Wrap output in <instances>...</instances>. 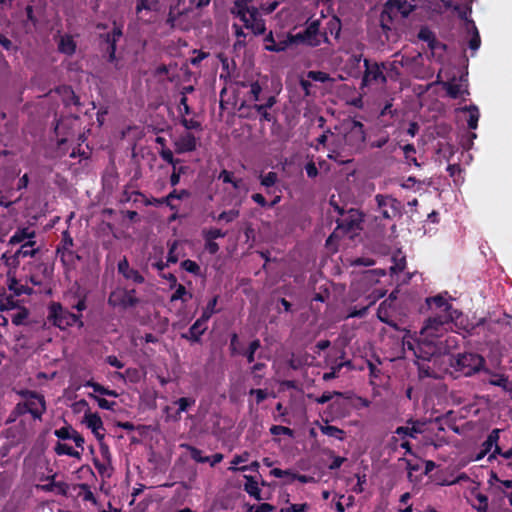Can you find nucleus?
<instances>
[{
  "label": "nucleus",
  "instance_id": "1",
  "mask_svg": "<svg viewBox=\"0 0 512 512\" xmlns=\"http://www.w3.org/2000/svg\"><path fill=\"white\" fill-rule=\"evenodd\" d=\"M253 0H234L230 14L243 22L246 29L259 36L266 31V22L259 8L250 5Z\"/></svg>",
  "mask_w": 512,
  "mask_h": 512
},
{
  "label": "nucleus",
  "instance_id": "2",
  "mask_svg": "<svg viewBox=\"0 0 512 512\" xmlns=\"http://www.w3.org/2000/svg\"><path fill=\"white\" fill-rule=\"evenodd\" d=\"M453 298L448 292L439 293L435 296L427 297L425 303L421 306V312H430L431 315L426 320H458L462 317L461 310L454 308L450 302Z\"/></svg>",
  "mask_w": 512,
  "mask_h": 512
},
{
  "label": "nucleus",
  "instance_id": "3",
  "mask_svg": "<svg viewBox=\"0 0 512 512\" xmlns=\"http://www.w3.org/2000/svg\"><path fill=\"white\" fill-rule=\"evenodd\" d=\"M321 20L308 18L305 22V29L296 34L289 33V39L291 45L302 44L311 48H315L321 45V43L330 44V40L327 36V32L320 30Z\"/></svg>",
  "mask_w": 512,
  "mask_h": 512
},
{
  "label": "nucleus",
  "instance_id": "4",
  "mask_svg": "<svg viewBox=\"0 0 512 512\" xmlns=\"http://www.w3.org/2000/svg\"><path fill=\"white\" fill-rule=\"evenodd\" d=\"M416 9L415 0H388L380 14V26L383 30H390L391 24L398 16L406 18Z\"/></svg>",
  "mask_w": 512,
  "mask_h": 512
},
{
  "label": "nucleus",
  "instance_id": "5",
  "mask_svg": "<svg viewBox=\"0 0 512 512\" xmlns=\"http://www.w3.org/2000/svg\"><path fill=\"white\" fill-rule=\"evenodd\" d=\"M140 303L135 289H126L118 287L114 289L108 297V304L116 309L126 310L134 308Z\"/></svg>",
  "mask_w": 512,
  "mask_h": 512
},
{
  "label": "nucleus",
  "instance_id": "6",
  "mask_svg": "<svg viewBox=\"0 0 512 512\" xmlns=\"http://www.w3.org/2000/svg\"><path fill=\"white\" fill-rule=\"evenodd\" d=\"M45 400L42 395L35 392H28L26 400L23 403H18L14 409L15 415H23L30 413L35 419H40L45 412Z\"/></svg>",
  "mask_w": 512,
  "mask_h": 512
},
{
  "label": "nucleus",
  "instance_id": "7",
  "mask_svg": "<svg viewBox=\"0 0 512 512\" xmlns=\"http://www.w3.org/2000/svg\"><path fill=\"white\" fill-rule=\"evenodd\" d=\"M484 364V359L474 353H463L459 354L452 366L455 368L456 371H459L465 376H470L473 373L479 371Z\"/></svg>",
  "mask_w": 512,
  "mask_h": 512
},
{
  "label": "nucleus",
  "instance_id": "8",
  "mask_svg": "<svg viewBox=\"0 0 512 512\" xmlns=\"http://www.w3.org/2000/svg\"><path fill=\"white\" fill-rule=\"evenodd\" d=\"M364 63V74L361 81V87L369 86L371 84L385 85L387 83V77L383 70L385 69L384 63L372 62L365 58Z\"/></svg>",
  "mask_w": 512,
  "mask_h": 512
},
{
  "label": "nucleus",
  "instance_id": "9",
  "mask_svg": "<svg viewBox=\"0 0 512 512\" xmlns=\"http://www.w3.org/2000/svg\"><path fill=\"white\" fill-rule=\"evenodd\" d=\"M377 212L383 219L392 220L401 215L402 204L390 195L377 194L375 196Z\"/></svg>",
  "mask_w": 512,
  "mask_h": 512
},
{
  "label": "nucleus",
  "instance_id": "10",
  "mask_svg": "<svg viewBox=\"0 0 512 512\" xmlns=\"http://www.w3.org/2000/svg\"><path fill=\"white\" fill-rule=\"evenodd\" d=\"M123 32L122 28L114 25L112 30L107 32L106 34H101V45L102 49L107 55V61L109 63H114L116 61V47L117 42L122 37Z\"/></svg>",
  "mask_w": 512,
  "mask_h": 512
},
{
  "label": "nucleus",
  "instance_id": "11",
  "mask_svg": "<svg viewBox=\"0 0 512 512\" xmlns=\"http://www.w3.org/2000/svg\"><path fill=\"white\" fill-rule=\"evenodd\" d=\"M344 134V142L351 149H359L366 140V133L363 123L358 120L351 121Z\"/></svg>",
  "mask_w": 512,
  "mask_h": 512
},
{
  "label": "nucleus",
  "instance_id": "12",
  "mask_svg": "<svg viewBox=\"0 0 512 512\" xmlns=\"http://www.w3.org/2000/svg\"><path fill=\"white\" fill-rule=\"evenodd\" d=\"M445 322H426L420 330L419 343L424 344L431 354L435 352L434 339L441 336L444 331Z\"/></svg>",
  "mask_w": 512,
  "mask_h": 512
},
{
  "label": "nucleus",
  "instance_id": "13",
  "mask_svg": "<svg viewBox=\"0 0 512 512\" xmlns=\"http://www.w3.org/2000/svg\"><path fill=\"white\" fill-rule=\"evenodd\" d=\"M467 75L461 74L458 78L453 76L441 85L451 99H457L463 95H469Z\"/></svg>",
  "mask_w": 512,
  "mask_h": 512
},
{
  "label": "nucleus",
  "instance_id": "14",
  "mask_svg": "<svg viewBox=\"0 0 512 512\" xmlns=\"http://www.w3.org/2000/svg\"><path fill=\"white\" fill-rule=\"evenodd\" d=\"M336 210L342 216L337 220V228L342 230L343 232H352L360 227L361 219L357 213V211L351 209L347 214L344 213V210L340 207L336 206Z\"/></svg>",
  "mask_w": 512,
  "mask_h": 512
},
{
  "label": "nucleus",
  "instance_id": "15",
  "mask_svg": "<svg viewBox=\"0 0 512 512\" xmlns=\"http://www.w3.org/2000/svg\"><path fill=\"white\" fill-rule=\"evenodd\" d=\"M198 139L191 132L181 134L174 141V149L177 154L193 152L197 149Z\"/></svg>",
  "mask_w": 512,
  "mask_h": 512
},
{
  "label": "nucleus",
  "instance_id": "16",
  "mask_svg": "<svg viewBox=\"0 0 512 512\" xmlns=\"http://www.w3.org/2000/svg\"><path fill=\"white\" fill-rule=\"evenodd\" d=\"M264 49L270 52H283L291 46L289 33L286 36H278V40L274 38L273 32L270 31L264 37Z\"/></svg>",
  "mask_w": 512,
  "mask_h": 512
},
{
  "label": "nucleus",
  "instance_id": "17",
  "mask_svg": "<svg viewBox=\"0 0 512 512\" xmlns=\"http://www.w3.org/2000/svg\"><path fill=\"white\" fill-rule=\"evenodd\" d=\"M117 270L126 280H131L135 284H142L145 281L144 276L138 270L130 267L126 257L119 260Z\"/></svg>",
  "mask_w": 512,
  "mask_h": 512
},
{
  "label": "nucleus",
  "instance_id": "18",
  "mask_svg": "<svg viewBox=\"0 0 512 512\" xmlns=\"http://www.w3.org/2000/svg\"><path fill=\"white\" fill-rule=\"evenodd\" d=\"M83 423L89 428L97 440L104 439V426L101 417L97 413H85Z\"/></svg>",
  "mask_w": 512,
  "mask_h": 512
},
{
  "label": "nucleus",
  "instance_id": "19",
  "mask_svg": "<svg viewBox=\"0 0 512 512\" xmlns=\"http://www.w3.org/2000/svg\"><path fill=\"white\" fill-rule=\"evenodd\" d=\"M424 423L419 421H409L406 426L398 427L395 430V434L401 440H407L408 438H416V436L423 432Z\"/></svg>",
  "mask_w": 512,
  "mask_h": 512
},
{
  "label": "nucleus",
  "instance_id": "20",
  "mask_svg": "<svg viewBox=\"0 0 512 512\" xmlns=\"http://www.w3.org/2000/svg\"><path fill=\"white\" fill-rule=\"evenodd\" d=\"M68 316L71 317V320H80L81 318V315H76L65 310L59 302H51L48 306V316L46 320H66Z\"/></svg>",
  "mask_w": 512,
  "mask_h": 512
},
{
  "label": "nucleus",
  "instance_id": "21",
  "mask_svg": "<svg viewBox=\"0 0 512 512\" xmlns=\"http://www.w3.org/2000/svg\"><path fill=\"white\" fill-rule=\"evenodd\" d=\"M34 240H29L21 245V247L14 253L13 256H11L10 259L15 264H19V258H25V257H34L38 253V248H33L35 245Z\"/></svg>",
  "mask_w": 512,
  "mask_h": 512
},
{
  "label": "nucleus",
  "instance_id": "22",
  "mask_svg": "<svg viewBox=\"0 0 512 512\" xmlns=\"http://www.w3.org/2000/svg\"><path fill=\"white\" fill-rule=\"evenodd\" d=\"M76 42L69 34L60 37L58 41V51L67 56H72L76 52Z\"/></svg>",
  "mask_w": 512,
  "mask_h": 512
},
{
  "label": "nucleus",
  "instance_id": "23",
  "mask_svg": "<svg viewBox=\"0 0 512 512\" xmlns=\"http://www.w3.org/2000/svg\"><path fill=\"white\" fill-rule=\"evenodd\" d=\"M462 112H468L469 117L467 119V126L471 130H475L478 127V121L480 118V112L476 105L471 104L469 106H465L460 108Z\"/></svg>",
  "mask_w": 512,
  "mask_h": 512
},
{
  "label": "nucleus",
  "instance_id": "24",
  "mask_svg": "<svg viewBox=\"0 0 512 512\" xmlns=\"http://www.w3.org/2000/svg\"><path fill=\"white\" fill-rule=\"evenodd\" d=\"M55 475L51 477V481L48 484L41 485L39 488L46 492L56 491L60 495H66L68 491V484L62 481H55Z\"/></svg>",
  "mask_w": 512,
  "mask_h": 512
},
{
  "label": "nucleus",
  "instance_id": "25",
  "mask_svg": "<svg viewBox=\"0 0 512 512\" xmlns=\"http://www.w3.org/2000/svg\"><path fill=\"white\" fill-rule=\"evenodd\" d=\"M244 478L246 480L244 490L256 500H261V489L258 482L252 476L245 475Z\"/></svg>",
  "mask_w": 512,
  "mask_h": 512
},
{
  "label": "nucleus",
  "instance_id": "26",
  "mask_svg": "<svg viewBox=\"0 0 512 512\" xmlns=\"http://www.w3.org/2000/svg\"><path fill=\"white\" fill-rule=\"evenodd\" d=\"M35 237L34 231H29L28 228L18 229L9 239V244L16 245L24 242L26 239L31 240Z\"/></svg>",
  "mask_w": 512,
  "mask_h": 512
},
{
  "label": "nucleus",
  "instance_id": "27",
  "mask_svg": "<svg viewBox=\"0 0 512 512\" xmlns=\"http://www.w3.org/2000/svg\"><path fill=\"white\" fill-rule=\"evenodd\" d=\"M467 29L469 32L472 33V36L469 40V47L471 50L476 51L480 47L481 38H480L479 31H478L473 20H469L467 22Z\"/></svg>",
  "mask_w": 512,
  "mask_h": 512
},
{
  "label": "nucleus",
  "instance_id": "28",
  "mask_svg": "<svg viewBox=\"0 0 512 512\" xmlns=\"http://www.w3.org/2000/svg\"><path fill=\"white\" fill-rule=\"evenodd\" d=\"M205 324L206 322H194L189 331L186 334H184L183 337L193 341H197L199 337L207 329V326Z\"/></svg>",
  "mask_w": 512,
  "mask_h": 512
},
{
  "label": "nucleus",
  "instance_id": "29",
  "mask_svg": "<svg viewBox=\"0 0 512 512\" xmlns=\"http://www.w3.org/2000/svg\"><path fill=\"white\" fill-rule=\"evenodd\" d=\"M218 296H213L206 304L205 308L203 309V313L201 317L198 320H209L216 312H218L220 309L217 308L218 304Z\"/></svg>",
  "mask_w": 512,
  "mask_h": 512
},
{
  "label": "nucleus",
  "instance_id": "30",
  "mask_svg": "<svg viewBox=\"0 0 512 512\" xmlns=\"http://www.w3.org/2000/svg\"><path fill=\"white\" fill-rule=\"evenodd\" d=\"M84 387H90L93 389L94 393H98L100 395L118 397V393L116 391L105 388L104 386L92 380L86 381L84 383Z\"/></svg>",
  "mask_w": 512,
  "mask_h": 512
},
{
  "label": "nucleus",
  "instance_id": "31",
  "mask_svg": "<svg viewBox=\"0 0 512 512\" xmlns=\"http://www.w3.org/2000/svg\"><path fill=\"white\" fill-rule=\"evenodd\" d=\"M320 431L324 435L338 440H343L345 436V432L342 429L332 425H320Z\"/></svg>",
  "mask_w": 512,
  "mask_h": 512
},
{
  "label": "nucleus",
  "instance_id": "32",
  "mask_svg": "<svg viewBox=\"0 0 512 512\" xmlns=\"http://www.w3.org/2000/svg\"><path fill=\"white\" fill-rule=\"evenodd\" d=\"M341 27L340 19L334 16L327 22L326 28L323 32H327V34L330 33L336 39H338L340 37Z\"/></svg>",
  "mask_w": 512,
  "mask_h": 512
},
{
  "label": "nucleus",
  "instance_id": "33",
  "mask_svg": "<svg viewBox=\"0 0 512 512\" xmlns=\"http://www.w3.org/2000/svg\"><path fill=\"white\" fill-rule=\"evenodd\" d=\"M55 452L58 455H68L73 458L80 459L81 458V452L73 449L71 446L58 442L55 446Z\"/></svg>",
  "mask_w": 512,
  "mask_h": 512
},
{
  "label": "nucleus",
  "instance_id": "34",
  "mask_svg": "<svg viewBox=\"0 0 512 512\" xmlns=\"http://www.w3.org/2000/svg\"><path fill=\"white\" fill-rule=\"evenodd\" d=\"M180 447L187 449L190 452L191 458L197 463H206L210 460L208 456H202V451L189 444H181Z\"/></svg>",
  "mask_w": 512,
  "mask_h": 512
},
{
  "label": "nucleus",
  "instance_id": "35",
  "mask_svg": "<svg viewBox=\"0 0 512 512\" xmlns=\"http://www.w3.org/2000/svg\"><path fill=\"white\" fill-rule=\"evenodd\" d=\"M9 289L17 296L22 294L31 295L33 293V289L31 287L20 284L15 278L11 279Z\"/></svg>",
  "mask_w": 512,
  "mask_h": 512
},
{
  "label": "nucleus",
  "instance_id": "36",
  "mask_svg": "<svg viewBox=\"0 0 512 512\" xmlns=\"http://www.w3.org/2000/svg\"><path fill=\"white\" fill-rule=\"evenodd\" d=\"M136 13H140L142 10L156 11L159 5L158 0H136Z\"/></svg>",
  "mask_w": 512,
  "mask_h": 512
},
{
  "label": "nucleus",
  "instance_id": "37",
  "mask_svg": "<svg viewBox=\"0 0 512 512\" xmlns=\"http://www.w3.org/2000/svg\"><path fill=\"white\" fill-rule=\"evenodd\" d=\"M252 109H254L260 116V121H266V122H276V117L273 113L269 111V109H265V107L258 105L255 103L252 106Z\"/></svg>",
  "mask_w": 512,
  "mask_h": 512
},
{
  "label": "nucleus",
  "instance_id": "38",
  "mask_svg": "<svg viewBox=\"0 0 512 512\" xmlns=\"http://www.w3.org/2000/svg\"><path fill=\"white\" fill-rule=\"evenodd\" d=\"M190 298H192L191 293H189L182 284H178L171 295V301L182 300L183 302H187Z\"/></svg>",
  "mask_w": 512,
  "mask_h": 512
},
{
  "label": "nucleus",
  "instance_id": "39",
  "mask_svg": "<svg viewBox=\"0 0 512 512\" xmlns=\"http://www.w3.org/2000/svg\"><path fill=\"white\" fill-rule=\"evenodd\" d=\"M278 181V175L276 172L270 171L265 175L260 176V183L262 186L267 188V193L269 194V188L273 187Z\"/></svg>",
  "mask_w": 512,
  "mask_h": 512
},
{
  "label": "nucleus",
  "instance_id": "40",
  "mask_svg": "<svg viewBox=\"0 0 512 512\" xmlns=\"http://www.w3.org/2000/svg\"><path fill=\"white\" fill-rule=\"evenodd\" d=\"M402 149H403L406 161L409 164H414L415 166L419 167L420 164L417 162V159L415 157V154H416L415 146L413 144H406L405 146H403Z\"/></svg>",
  "mask_w": 512,
  "mask_h": 512
},
{
  "label": "nucleus",
  "instance_id": "41",
  "mask_svg": "<svg viewBox=\"0 0 512 512\" xmlns=\"http://www.w3.org/2000/svg\"><path fill=\"white\" fill-rule=\"evenodd\" d=\"M168 199V195L161 198H153L152 201H147V205H154V206H161L166 205L170 210L172 211H179V206L171 202V200Z\"/></svg>",
  "mask_w": 512,
  "mask_h": 512
},
{
  "label": "nucleus",
  "instance_id": "42",
  "mask_svg": "<svg viewBox=\"0 0 512 512\" xmlns=\"http://www.w3.org/2000/svg\"><path fill=\"white\" fill-rule=\"evenodd\" d=\"M232 29H233L234 35L236 36V39H237L235 46L245 47L247 33L244 32L243 27L234 23L232 25Z\"/></svg>",
  "mask_w": 512,
  "mask_h": 512
},
{
  "label": "nucleus",
  "instance_id": "43",
  "mask_svg": "<svg viewBox=\"0 0 512 512\" xmlns=\"http://www.w3.org/2000/svg\"><path fill=\"white\" fill-rule=\"evenodd\" d=\"M500 429H493L487 437V440L494 445L493 453L489 459L495 458V453H501V448L498 446Z\"/></svg>",
  "mask_w": 512,
  "mask_h": 512
},
{
  "label": "nucleus",
  "instance_id": "44",
  "mask_svg": "<svg viewBox=\"0 0 512 512\" xmlns=\"http://www.w3.org/2000/svg\"><path fill=\"white\" fill-rule=\"evenodd\" d=\"M79 488H80V492H79V496L84 500V501H87V502H91L93 504H97V501H96V498L93 494V492L91 491L90 487L87 485V484H79Z\"/></svg>",
  "mask_w": 512,
  "mask_h": 512
},
{
  "label": "nucleus",
  "instance_id": "45",
  "mask_svg": "<svg viewBox=\"0 0 512 512\" xmlns=\"http://www.w3.org/2000/svg\"><path fill=\"white\" fill-rule=\"evenodd\" d=\"M475 498L478 504H473V507L477 510V512H488V497L482 493L477 492L475 494Z\"/></svg>",
  "mask_w": 512,
  "mask_h": 512
},
{
  "label": "nucleus",
  "instance_id": "46",
  "mask_svg": "<svg viewBox=\"0 0 512 512\" xmlns=\"http://www.w3.org/2000/svg\"><path fill=\"white\" fill-rule=\"evenodd\" d=\"M181 268L189 273L194 274V275H199L200 271H201V268L198 265V263L193 260H190V259H186V260L182 261Z\"/></svg>",
  "mask_w": 512,
  "mask_h": 512
},
{
  "label": "nucleus",
  "instance_id": "47",
  "mask_svg": "<svg viewBox=\"0 0 512 512\" xmlns=\"http://www.w3.org/2000/svg\"><path fill=\"white\" fill-rule=\"evenodd\" d=\"M240 215L239 210L231 209L229 211H223L217 216L218 221H225L226 223H230L237 219Z\"/></svg>",
  "mask_w": 512,
  "mask_h": 512
},
{
  "label": "nucleus",
  "instance_id": "48",
  "mask_svg": "<svg viewBox=\"0 0 512 512\" xmlns=\"http://www.w3.org/2000/svg\"><path fill=\"white\" fill-rule=\"evenodd\" d=\"M418 38L426 42L427 45L429 46L431 43L434 42L436 36L434 32L431 31L428 27H422L418 32Z\"/></svg>",
  "mask_w": 512,
  "mask_h": 512
},
{
  "label": "nucleus",
  "instance_id": "49",
  "mask_svg": "<svg viewBox=\"0 0 512 512\" xmlns=\"http://www.w3.org/2000/svg\"><path fill=\"white\" fill-rule=\"evenodd\" d=\"M180 124L186 129V130H202V124L200 121L194 120V119H188L186 117H182L180 119Z\"/></svg>",
  "mask_w": 512,
  "mask_h": 512
},
{
  "label": "nucleus",
  "instance_id": "50",
  "mask_svg": "<svg viewBox=\"0 0 512 512\" xmlns=\"http://www.w3.org/2000/svg\"><path fill=\"white\" fill-rule=\"evenodd\" d=\"M308 78L313 81L321 82V83H326V82L332 80L330 75L323 71H309Z\"/></svg>",
  "mask_w": 512,
  "mask_h": 512
},
{
  "label": "nucleus",
  "instance_id": "51",
  "mask_svg": "<svg viewBox=\"0 0 512 512\" xmlns=\"http://www.w3.org/2000/svg\"><path fill=\"white\" fill-rule=\"evenodd\" d=\"M88 397L94 399L98 406L105 410H113L116 403L114 401H108L104 398H100L99 396L95 395L94 393H89Z\"/></svg>",
  "mask_w": 512,
  "mask_h": 512
},
{
  "label": "nucleus",
  "instance_id": "52",
  "mask_svg": "<svg viewBox=\"0 0 512 512\" xmlns=\"http://www.w3.org/2000/svg\"><path fill=\"white\" fill-rule=\"evenodd\" d=\"M120 379H128L130 382H137L140 379V374L137 369L129 368L124 373L116 374Z\"/></svg>",
  "mask_w": 512,
  "mask_h": 512
},
{
  "label": "nucleus",
  "instance_id": "53",
  "mask_svg": "<svg viewBox=\"0 0 512 512\" xmlns=\"http://www.w3.org/2000/svg\"><path fill=\"white\" fill-rule=\"evenodd\" d=\"M203 236L205 240H215L218 238H223L226 236V232L222 231L218 228H210L209 230H205L203 232Z\"/></svg>",
  "mask_w": 512,
  "mask_h": 512
},
{
  "label": "nucleus",
  "instance_id": "54",
  "mask_svg": "<svg viewBox=\"0 0 512 512\" xmlns=\"http://www.w3.org/2000/svg\"><path fill=\"white\" fill-rule=\"evenodd\" d=\"M190 196H191V193L187 189H181V190L173 189L168 194L167 200H171V202H173V200H175V199L183 200V199L189 198Z\"/></svg>",
  "mask_w": 512,
  "mask_h": 512
},
{
  "label": "nucleus",
  "instance_id": "55",
  "mask_svg": "<svg viewBox=\"0 0 512 512\" xmlns=\"http://www.w3.org/2000/svg\"><path fill=\"white\" fill-rule=\"evenodd\" d=\"M250 86V91H249V95H250V99L257 102V101H260V95H261V92H262V87L261 85L259 84L258 81H253L249 84Z\"/></svg>",
  "mask_w": 512,
  "mask_h": 512
},
{
  "label": "nucleus",
  "instance_id": "56",
  "mask_svg": "<svg viewBox=\"0 0 512 512\" xmlns=\"http://www.w3.org/2000/svg\"><path fill=\"white\" fill-rule=\"evenodd\" d=\"M36 270L38 271V273L41 274V278L45 281V280H48L52 277V274H53V268L50 267L48 264L46 263H39L37 266H36Z\"/></svg>",
  "mask_w": 512,
  "mask_h": 512
},
{
  "label": "nucleus",
  "instance_id": "57",
  "mask_svg": "<svg viewBox=\"0 0 512 512\" xmlns=\"http://www.w3.org/2000/svg\"><path fill=\"white\" fill-rule=\"evenodd\" d=\"M270 433L272 435H286L289 437L294 436V431L292 429L285 427V426H281V425H273L270 428Z\"/></svg>",
  "mask_w": 512,
  "mask_h": 512
},
{
  "label": "nucleus",
  "instance_id": "58",
  "mask_svg": "<svg viewBox=\"0 0 512 512\" xmlns=\"http://www.w3.org/2000/svg\"><path fill=\"white\" fill-rule=\"evenodd\" d=\"M178 405V414L185 412L189 407L195 404L193 398L182 397L175 402Z\"/></svg>",
  "mask_w": 512,
  "mask_h": 512
},
{
  "label": "nucleus",
  "instance_id": "59",
  "mask_svg": "<svg viewBox=\"0 0 512 512\" xmlns=\"http://www.w3.org/2000/svg\"><path fill=\"white\" fill-rule=\"evenodd\" d=\"M193 54H195L196 56H194V57H192V58L190 59V63H191L193 66H195V67L199 66V65H200V63H201L204 59L208 58V57H209V55H210V53H209V52H205V51H203V50H197V49L193 50Z\"/></svg>",
  "mask_w": 512,
  "mask_h": 512
},
{
  "label": "nucleus",
  "instance_id": "60",
  "mask_svg": "<svg viewBox=\"0 0 512 512\" xmlns=\"http://www.w3.org/2000/svg\"><path fill=\"white\" fill-rule=\"evenodd\" d=\"M259 347H260L259 340H254L250 343L248 350L245 353L247 361L249 363H252L254 361L255 352L258 350Z\"/></svg>",
  "mask_w": 512,
  "mask_h": 512
},
{
  "label": "nucleus",
  "instance_id": "61",
  "mask_svg": "<svg viewBox=\"0 0 512 512\" xmlns=\"http://www.w3.org/2000/svg\"><path fill=\"white\" fill-rule=\"evenodd\" d=\"M428 48L430 49L432 55L434 56L436 53H443L446 51V44L440 42L437 38L434 39V42L431 43Z\"/></svg>",
  "mask_w": 512,
  "mask_h": 512
},
{
  "label": "nucleus",
  "instance_id": "62",
  "mask_svg": "<svg viewBox=\"0 0 512 512\" xmlns=\"http://www.w3.org/2000/svg\"><path fill=\"white\" fill-rule=\"evenodd\" d=\"M274 507L268 503H262L260 505H250L247 512H271Z\"/></svg>",
  "mask_w": 512,
  "mask_h": 512
},
{
  "label": "nucleus",
  "instance_id": "63",
  "mask_svg": "<svg viewBox=\"0 0 512 512\" xmlns=\"http://www.w3.org/2000/svg\"><path fill=\"white\" fill-rule=\"evenodd\" d=\"M15 307H16V301L14 300L13 296L5 297L0 301V310L1 311L14 309Z\"/></svg>",
  "mask_w": 512,
  "mask_h": 512
},
{
  "label": "nucleus",
  "instance_id": "64",
  "mask_svg": "<svg viewBox=\"0 0 512 512\" xmlns=\"http://www.w3.org/2000/svg\"><path fill=\"white\" fill-rule=\"evenodd\" d=\"M308 505L306 503L302 504H292L290 507L286 509H281V512H307Z\"/></svg>",
  "mask_w": 512,
  "mask_h": 512
}]
</instances>
